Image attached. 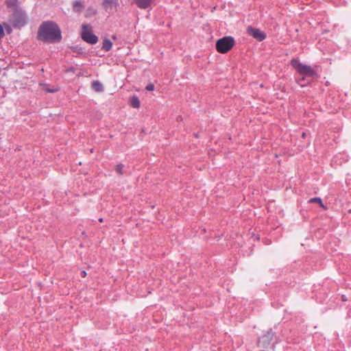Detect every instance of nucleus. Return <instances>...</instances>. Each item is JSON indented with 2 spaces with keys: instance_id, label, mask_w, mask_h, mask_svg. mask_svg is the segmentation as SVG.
Masks as SVG:
<instances>
[{
  "instance_id": "obj_3",
  "label": "nucleus",
  "mask_w": 351,
  "mask_h": 351,
  "mask_svg": "<svg viewBox=\"0 0 351 351\" xmlns=\"http://www.w3.org/2000/svg\"><path fill=\"white\" fill-rule=\"evenodd\" d=\"M234 39L232 36H225L216 43V49L219 53H226L234 45Z\"/></svg>"
},
{
  "instance_id": "obj_14",
  "label": "nucleus",
  "mask_w": 351,
  "mask_h": 351,
  "mask_svg": "<svg viewBox=\"0 0 351 351\" xmlns=\"http://www.w3.org/2000/svg\"><path fill=\"white\" fill-rule=\"evenodd\" d=\"M43 90L47 93H55L59 90V88L56 87V88H51L49 87V85L44 84L43 86Z\"/></svg>"
},
{
  "instance_id": "obj_12",
  "label": "nucleus",
  "mask_w": 351,
  "mask_h": 351,
  "mask_svg": "<svg viewBox=\"0 0 351 351\" xmlns=\"http://www.w3.org/2000/svg\"><path fill=\"white\" fill-rule=\"evenodd\" d=\"M97 14V10L93 7H88L85 12L86 17H90Z\"/></svg>"
},
{
  "instance_id": "obj_13",
  "label": "nucleus",
  "mask_w": 351,
  "mask_h": 351,
  "mask_svg": "<svg viewBox=\"0 0 351 351\" xmlns=\"http://www.w3.org/2000/svg\"><path fill=\"white\" fill-rule=\"evenodd\" d=\"M92 87L97 92H101L104 89L102 84L98 81H94L92 84Z\"/></svg>"
},
{
  "instance_id": "obj_18",
  "label": "nucleus",
  "mask_w": 351,
  "mask_h": 351,
  "mask_svg": "<svg viewBox=\"0 0 351 351\" xmlns=\"http://www.w3.org/2000/svg\"><path fill=\"white\" fill-rule=\"evenodd\" d=\"M146 89L149 91H152L154 89V86L152 84H149L146 86Z\"/></svg>"
},
{
  "instance_id": "obj_15",
  "label": "nucleus",
  "mask_w": 351,
  "mask_h": 351,
  "mask_svg": "<svg viewBox=\"0 0 351 351\" xmlns=\"http://www.w3.org/2000/svg\"><path fill=\"white\" fill-rule=\"evenodd\" d=\"M309 202H311V203L317 202V203H319L322 206H324V205L322 204V199L319 197L311 198L309 200Z\"/></svg>"
},
{
  "instance_id": "obj_7",
  "label": "nucleus",
  "mask_w": 351,
  "mask_h": 351,
  "mask_svg": "<svg viewBox=\"0 0 351 351\" xmlns=\"http://www.w3.org/2000/svg\"><path fill=\"white\" fill-rule=\"evenodd\" d=\"M154 0H134L136 6L142 10H145L152 7Z\"/></svg>"
},
{
  "instance_id": "obj_11",
  "label": "nucleus",
  "mask_w": 351,
  "mask_h": 351,
  "mask_svg": "<svg viewBox=\"0 0 351 351\" xmlns=\"http://www.w3.org/2000/svg\"><path fill=\"white\" fill-rule=\"evenodd\" d=\"M130 104L133 108H138L140 107V101L136 96H133L130 99Z\"/></svg>"
},
{
  "instance_id": "obj_16",
  "label": "nucleus",
  "mask_w": 351,
  "mask_h": 351,
  "mask_svg": "<svg viewBox=\"0 0 351 351\" xmlns=\"http://www.w3.org/2000/svg\"><path fill=\"white\" fill-rule=\"evenodd\" d=\"M123 165L121 164L117 165L115 167L116 171L119 174L123 173Z\"/></svg>"
},
{
  "instance_id": "obj_4",
  "label": "nucleus",
  "mask_w": 351,
  "mask_h": 351,
  "mask_svg": "<svg viewBox=\"0 0 351 351\" xmlns=\"http://www.w3.org/2000/svg\"><path fill=\"white\" fill-rule=\"evenodd\" d=\"M81 36L84 41L90 45H95L98 42V37L93 33L89 25H82Z\"/></svg>"
},
{
  "instance_id": "obj_9",
  "label": "nucleus",
  "mask_w": 351,
  "mask_h": 351,
  "mask_svg": "<svg viewBox=\"0 0 351 351\" xmlns=\"http://www.w3.org/2000/svg\"><path fill=\"white\" fill-rule=\"evenodd\" d=\"M269 343V337L268 335H264L259 339L258 341V346L264 350L267 348Z\"/></svg>"
},
{
  "instance_id": "obj_17",
  "label": "nucleus",
  "mask_w": 351,
  "mask_h": 351,
  "mask_svg": "<svg viewBox=\"0 0 351 351\" xmlns=\"http://www.w3.org/2000/svg\"><path fill=\"white\" fill-rule=\"evenodd\" d=\"M5 35L3 28L2 25L0 24V39H1Z\"/></svg>"
},
{
  "instance_id": "obj_6",
  "label": "nucleus",
  "mask_w": 351,
  "mask_h": 351,
  "mask_svg": "<svg viewBox=\"0 0 351 351\" xmlns=\"http://www.w3.org/2000/svg\"><path fill=\"white\" fill-rule=\"evenodd\" d=\"M102 5L107 12H110L119 5L118 0H104Z\"/></svg>"
},
{
  "instance_id": "obj_2",
  "label": "nucleus",
  "mask_w": 351,
  "mask_h": 351,
  "mask_svg": "<svg viewBox=\"0 0 351 351\" xmlns=\"http://www.w3.org/2000/svg\"><path fill=\"white\" fill-rule=\"evenodd\" d=\"M291 64L300 74L304 76L302 78L298 80V84H300L301 86L305 85V84L302 83V82L305 80V77L313 79L317 75L316 72L311 66L303 64L298 60H292Z\"/></svg>"
},
{
  "instance_id": "obj_10",
  "label": "nucleus",
  "mask_w": 351,
  "mask_h": 351,
  "mask_svg": "<svg viewBox=\"0 0 351 351\" xmlns=\"http://www.w3.org/2000/svg\"><path fill=\"white\" fill-rule=\"evenodd\" d=\"M112 44L111 43V41L108 39H105L104 41H103V43H102V49L106 51H108L109 50L111 49L112 48Z\"/></svg>"
},
{
  "instance_id": "obj_8",
  "label": "nucleus",
  "mask_w": 351,
  "mask_h": 351,
  "mask_svg": "<svg viewBox=\"0 0 351 351\" xmlns=\"http://www.w3.org/2000/svg\"><path fill=\"white\" fill-rule=\"evenodd\" d=\"M84 3L82 0H75L72 2V10L74 12L80 13L84 10Z\"/></svg>"
},
{
  "instance_id": "obj_19",
  "label": "nucleus",
  "mask_w": 351,
  "mask_h": 351,
  "mask_svg": "<svg viewBox=\"0 0 351 351\" xmlns=\"http://www.w3.org/2000/svg\"><path fill=\"white\" fill-rule=\"evenodd\" d=\"M82 274H83V276H86V272L84 271H82Z\"/></svg>"
},
{
  "instance_id": "obj_5",
  "label": "nucleus",
  "mask_w": 351,
  "mask_h": 351,
  "mask_svg": "<svg viewBox=\"0 0 351 351\" xmlns=\"http://www.w3.org/2000/svg\"><path fill=\"white\" fill-rule=\"evenodd\" d=\"M247 32L249 35L258 41H262L265 38V33L261 31L259 29L248 27Z\"/></svg>"
},
{
  "instance_id": "obj_1",
  "label": "nucleus",
  "mask_w": 351,
  "mask_h": 351,
  "mask_svg": "<svg viewBox=\"0 0 351 351\" xmlns=\"http://www.w3.org/2000/svg\"><path fill=\"white\" fill-rule=\"evenodd\" d=\"M38 36L40 40L53 43L60 40L61 33L55 23L47 21L40 26Z\"/></svg>"
}]
</instances>
